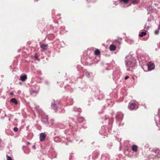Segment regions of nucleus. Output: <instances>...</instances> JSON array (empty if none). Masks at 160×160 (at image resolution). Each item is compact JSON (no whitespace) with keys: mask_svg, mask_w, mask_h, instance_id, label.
<instances>
[{"mask_svg":"<svg viewBox=\"0 0 160 160\" xmlns=\"http://www.w3.org/2000/svg\"><path fill=\"white\" fill-rule=\"evenodd\" d=\"M131 58L132 57L131 55H128L125 58L126 65L127 67L128 68H127L128 70H131L129 67H132L133 66V65H132L130 61Z\"/></svg>","mask_w":160,"mask_h":160,"instance_id":"1","label":"nucleus"},{"mask_svg":"<svg viewBox=\"0 0 160 160\" xmlns=\"http://www.w3.org/2000/svg\"><path fill=\"white\" fill-rule=\"evenodd\" d=\"M148 70L149 71H151L154 68L155 66L154 63L150 62L148 64Z\"/></svg>","mask_w":160,"mask_h":160,"instance_id":"2","label":"nucleus"},{"mask_svg":"<svg viewBox=\"0 0 160 160\" xmlns=\"http://www.w3.org/2000/svg\"><path fill=\"white\" fill-rule=\"evenodd\" d=\"M46 135L44 133H41L40 134V139L41 141H43L45 139Z\"/></svg>","mask_w":160,"mask_h":160,"instance_id":"3","label":"nucleus"},{"mask_svg":"<svg viewBox=\"0 0 160 160\" xmlns=\"http://www.w3.org/2000/svg\"><path fill=\"white\" fill-rule=\"evenodd\" d=\"M136 104L135 103H131L129 105V108L130 110L135 109V106Z\"/></svg>","mask_w":160,"mask_h":160,"instance_id":"4","label":"nucleus"},{"mask_svg":"<svg viewBox=\"0 0 160 160\" xmlns=\"http://www.w3.org/2000/svg\"><path fill=\"white\" fill-rule=\"evenodd\" d=\"M41 48L44 50H46L48 48V46L47 44H42L41 45Z\"/></svg>","mask_w":160,"mask_h":160,"instance_id":"5","label":"nucleus"},{"mask_svg":"<svg viewBox=\"0 0 160 160\" xmlns=\"http://www.w3.org/2000/svg\"><path fill=\"white\" fill-rule=\"evenodd\" d=\"M27 78V76L26 75L21 76L20 79L21 81H25Z\"/></svg>","mask_w":160,"mask_h":160,"instance_id":"6","label":"nucleus"},{"mask_svg":"<svg viewBox=\"0 0 160 160\" xmlns=\"http://www.w3.org/2000/svg\"><path fill=\"white\" fill-rule=\"evenodd\" d=\"M132 150L134 152H136L137 150V146L135 145H133L132 146Z\"/></svg>","mask_w":160,"mask_h":160,"instance_id":"7","label":"nucleus"},{"mask_svg":"<svg viewBox=\"0 0 160 160\" xmlns=\"http://www.w3.org/2000/svg\"><path fill=\"white\" fill-rule=\"evenodd\" d=\"M110 49L111 50L113 51L116 49V47L114 45H111L110 47Z\"/></svg>","mask_w":160,"mask_h":160,"instance_id":"8","label":"nucleus"},{"mask_svg":"<svg viewBox=\"0 0 160 160\" xmlns=\"http://www.w3.org/2000/svg\"><path fill=\"white\" fill-rule=\"evenodd\" d=\"M10 102H12L14 103L15 104H17L18 103L17 100L15 98H13L11 99Z\"/></svg>","mask_w":160,"mask_h":160,"instance_id":"9","label":"nucleus"},{"mask_svg":"<svg viewBox=\"0 0 160 160\" xmlns=\"http://www.w3.org/2000/svg\"><path fill=\"white\" fill-rule=\"evenodd\" d=\"M146 34V33L145 32H142L139 35V36L140 37H142L143 36L145 35Z\"/></svg>","mask_w":160,"mask_h":160,"instance_id":"10","label":"nucleus"},{"mask_svg":"<svg viewBox=\"0 0 160 160\" xmlns=\"http://www.w3.org/2000/svg\"><path fill=\"white\" fill-rule=\"evenodd\" d=\"M94 53L96 55H98L100 54V52L98 50H96L95 51Z\"/></svg>","mask_w":160,"mask_h":160,"instance_id":"11","label":"nucleus"},{"mask_svg":"<svg viewBox=\"0 0 160 160\" xmlns=\"http://www.w3.org/2000/svg\"><path fill=\"white\" fill-rule=\"evenodd\" d=\"M121 2H123L124 3L127 4L128 3L129 0H119Z\"/></svg>","mask_w":160,"mask_h":160,"instance_id":"12","label":"nucleus"},{"mask_svg":"<svg viewBox=\"0 0 160 160\" xmlns=\"http://www.w3.org/2000/svg\"><path fill=\"white\" fill-rule=\"evenodd\" d=\"M7 160H12L11 158L8 156H7Z\"/></svg>","mask_w":160,"mask_h":160,"instance_id":"13","label":"nucleus"},{"mask_svg":"<svg viewBox=\"0 0 160 160\" xmlns=\"http://www.w3.org/2000/svg\"><path fill=\"white\" fill-rule=\"evenodd\" d=\"M18 128H16V127H15L13 129V130L15 131V132H17L18 131Z\"/></svg>","mask_w":160,"mask_h":160,"instance_id":"14","label":"nucleus"},{"mask_svg":"<svg viewBox=\"0 0 160 160\" xmlns=\"http://www.w3.org/2000/svg\"><path fill=\"white\" fill-rule=\"evenodd\" d=\"M52 108H53V109H55L56 108V106H56L55 104H52Z\"/></svg>","mask_w":160,"mask_h":160,"instance_id":"15","label":"nucleus"},{"mask_svg":"<svg viewBox=\"0 0 160 160\" xmlns=\"http://www.w3.org/2000/svg\"><path fill=\"white\" fill-rule=\"evenodd\" d=\"M159 30H156L155 31V33L156 34H158L159 33Z\"/></svg>","mask_w":160,"mask_h":160,"instance_id":"16","label":"nucleus"},{"mask_svg":"<svg viewBox=\"0 0 160 160\" xmlns=\"http://www.w3.org/2000/svg\"><path fill=\"white\" fill-rule=\"evenodd\" d=\"M133 3L135 4L137 3V1L136 0H134L132 2Z\"/></svg>","mask_w":160,"mask_h":160,"instance_id":"17","label":"nucleus"},{"mask_svg":"<svg viewBox=\"0 0 160 160\" xmlns=\"http://www.w3.org/2000/svg\"><path fill=\"white\" fill-rule=\"evenodd\" d=\"M128 78H129V77L128 76H127L125 77V79H127Z\"/></svg>","mask_w":160,"mask_h":160,"instance_id":"18","label":"nucleus"},{"mask_svg":"<svg viewBox=\"0 0 160 160\" xmlns=\"http://www.w3.org/2000/svg\"><path fill=\"white\" fill-rule=\"evenodd\" d=\"M11 95H13V93H11Z\"/></svg>","mask_w":160,"mask_h":160,"instance_id":"19","label":"nucleus"}]
</instances>
